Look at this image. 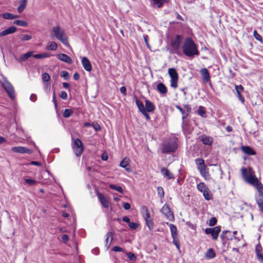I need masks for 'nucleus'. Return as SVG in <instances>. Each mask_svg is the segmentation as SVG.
Segmentation results:
<instances>
[{"label": "nucleus", "instance_id": "1", "mask_svg": "<svg viewBox=\"0 0 263 263\" xmlns=\"http://www.w3.org/2000/svg\"><path fill=\"white\" fill-rule=\"evenodd\" d=\"M242 175L246 182L253 185L257 191L262 189L263 185L258 180L254 174V172L252 169L249 170L245 168L241 169Z\"/></svg>", "mask_w": 263, "mask_h": 263}, {"label": "nucleus", "instance_id": "2", "mask_svg": "<svg viewBox=\"0 0 263 263\" xmlns=\"http://www.w3.org/2000/svg\"><path fill=\"white\" fill-rule=\"evenodd\" d=\"M182 48L184 54L189 57L198 55L199 54L196 44L190 37L185 39Z\"/></svg>", "mask_w": 263, "mask_h": 263}, {"label": "nucleus", "instance_id": "3", "mask_svg": "<svg viewBox=\"0 0 263 263\" xmlns=\"http://www.w3.org/2000/svg\"><path fill=\"white\" fill-rule=\"evenodd\" d=\"M51 36L55 37L65 46H69L68 36L65 30L62 29L59 25L55 26L52 28Z\"/></svg>", "mask_w": 263, "mask_h": 263}, {"label": "nucleus", "instance_id": "4", "mask_svg": "<svg viewBox=\"0 0 263 263\" xmlns=\"http://www.w3.org/2000/svg\"><path fill=\"white\" fill-rule=\"evenodd\" d=\"M177 148V145L175 141H168L162 144V152L165 154L173 153Z\"/></svg>", "mask_w": 263, "mask_h": 263}, {"label": "nucleus", "instance_id": "5", "mask_svg": "<svg viewBox=\"0 0 263 263\" xmlns=\"http://www.w3.org/2000/svg\"><path fill=\"white\" fill-rule=\"evenodd\" d=\"M72 146L76 156H80L84 151V147L82 141L78 138L75 139Z\"/></svg>", "mask_w": 263, "mask_h": 263}, {"label": "nucleus", "instance_id": "6", "mask_svg": "<svg viewBox=\"0 0 263 263\" xmlns=\"http://www.w3.org/2000/svg\"><path fill=\"white\" fill-rule=\"evenodd\" d=\"M3 88L5 90L9 97L11 99L15 98V92L14 89L11 84L7 80H5L2 83Z\"/></svg>", "mask_w": 263, "mask_h": 263}, {"label": "nucleus", "instance_id": "7", "mask_svg": "<svg viewBox=\"0 0 263 263\" xmlns=\"http://www.w3.org/2000/svg\"><path fill=\"white\" fill-rule=\"evenodd\" d=\"M168 74L171 78V86L174 88H176L178 86V73L174 68L168 69Z\"/></svg>", "mask_w": 263, "mask_h": 263}, {"label": "nucleus", "instance_id": "8", "mask_svg": "<svg viewBox=\"0 0 263 263\" xmlns=\"http://www.w3.org/2000/svg\"><path fill=\"white\" fill-rule=\"evenodd\" d=\"M161 211L168 220L170 221L174 220V214L167 204H164L161 209Z\"/></svg>", "mask_w": 263, "mask_h": 263}, {"label": "nucleus", "instance_id": "9", "mask_svg": "<svg viewBox=\"0 0 263 263\" xmlns=\"http://www.w3.org/2000/svg\"><path fill=\"white\" fill-rule=\"evenodd\" d=\"M220 231V227L216 226L213 228L205 229V233L206 234H211L214 239H217Z\"/></svg>", "mask_w": 263, "mask_h": 263}, {"label": "nucleus", "instance_id": "10", "mask_svg": "<svg viewBox=\"0 0 263 263\" xmlns=\"http://www.w3.org/2000/svg\"><path fill=\"white\" fill-rule=\"evenodd\" d=\"M257 191V194L256 196V201L261 211L263 213V187Z\"/></svg>", "mask_w": 263, "mask_h": 263}, {"label": "nucleus", "instance_id": "11", "mask_svg": "<svg viewBox=\"0 0 263 263\" xmlns=\"http://www.w3.org/2000/svg\"><path fill=\"white\" fill-rule=\"evenodd\" d=\"M11 151L13 152L20 153V154H25V153L30 154L32 152V151L30 149H28V148L23 147V146L12 147L11 148Z\"/></svg>", "mask_w": 263, "mask_h": 263}, {"label": "nucleus", "instance_id": "12", "mask_svg": "<svg viewBox=\"0 0 263 263\" xmlns=\"http://www.w3.org/2000/svg\"><path fill=\"white\" fill-rule=\"evenodd\" d=\"M200 74L204 82L207 83L210 81V76L208 69L205 68L200 70Z\"/></svg>", "mask_w": 263, "mask_h": 263}, {"label": "nucleus", "instance_id": "13", "mask_svg": "<svg viewBox=\"0 0 263 263\" xmlns=\"http://www.w3.org/2000/svg\"><path fill=\"white\" fill-rule=\"evenodd\" d=\"M97 196L99 199L102 205L105 208H107L109 206V203L107 198L100 193L97 194Z\"/></svg>", "mask_w": 263, "mask_h": 263}, {"label": "nucleus", "instance_id": "14", "mask_svg": "<svg viewBox=\"0 0 263 263\" xmlns=\"http://www.w3.org/2000/svg\"><path fill=\"white\" fill-rule=\"evenodd\" d=\"M82 64L85 69L87 71H90L92 69V66L90 61L86 57H83L82 58Z\"/></svg>", "mask_w": 263, "mask_h": 263}, {"label": "nucleus", "instance_id": "15", "mask_svg": "<svg viewBox=\"0 0 263 263\" xmlns=\"http://www.w3.org/2000/svg\"><path fill=\"white\" fill-rule=\"evenodd\" d=\"M130 159L127 157H125L120 163V166L124 168L128 172L132 171V168L128 167L129 164Z\"/></svg>", "mask_w": 263, "mask_h": 263}, {"label": "nucleus", "instance_id": "16", "mask_svg": "<svg viewBox=\"0 0 263 263\" xmlns=\"http://www.w3.org/2000/svg\"><path fill=\"white\" fill-rule=\"evenodd\" d=\"M166 224L170 227L171 232V235L173 238L174 241H175V239L177 238V229L176 227L172 223L166 222Z\"/></svg>", "mask_w": 263, "mask_h": 263}, {"label": "nucleus", "instance_id": "17", "mask_svg": "<svg viewBox=\"0 0 263 263\" xmlns=\"http://www.w3.org/2000/svg\"><path fill=\"white\" fill-rule=\"evenodd\" d=\"M200 140L204 145H211L213 143V139L211 137L203 135L200 137Z\"/></svg>", "mask_w": 263, "mask_h": 263}, {"label": "nucleus", "instance_id": "18", "mask_svg": "<svg viewBox=\"0 0 263 263\" xmlns=\"http://www.w3.org/2000/svg\"><path fill=\"white\" fill-rule=\"evenodd\" d=\"M57 56L60 60L66 63L71 64L72 63V60L71 58L65 54L60 53L58 54Z\"/></svg>", "mask_w": 263, "mask_h": 263}, {"label": "nucleus", "instance_id": "19", "mask_svg": "<svg viewBox=\"0 0 263 263\" xmlns=\"http://www.w3.org/2000/svg\"><path fill=\"white\" fill-rule=\"evenodd\" d=\"M181 41L180 35H177L174 40L172 42V46L174 49L177 50L179 49Z\"/></svg>", "mask_w": 263, "mask_h": 263}, {"label": "nucleus", "instance_id": "20", "mask_svg": "<svg viewBox=\"0 0 263 263\" xmlns=\"http://www.w3.org/2000/svg\"><path fill=\"white\" fill-rule=\"evenodd\" d=\"M16 31V28L14 26H11V27L8 28V29H5V30L2 31L0 33V36H5L8 34L14 33Z\"/></svg>", "mask_w": 263, "mask_h": 263}, {"label": "nucleus", "instance_id": "21", "mask_svg": "<svg viewBox=\"0 0 263 263\" xmlns=\"http://www.w3.org/2000/svg\"><path fill=\"white\" fill-rule=\"evenodd\" d=\"M235 89L237 92L238 97L239 98V100L241 101L242 103H243L245 102L244 98L242 97V96L240 93V91H242L243 89V87L242 85H235Z\"/></svg>", "mask_w": 263, "mask_h": 263}, {"label": "nucleus", "instance_id": "22", "mask_svg": "<svg viewBox=\"0 0 263 263\" xmlns=\"http://www.w3.org/2000/svg\"><path fill=\"white\" fill-rule=\"evenodd\" d=\"M161 173L164 176V177L167 178L168 179L174 178L173 174L165 167H163L161 168Z\"/></svg>", "mask_w": 263, "mask_h": 263}, {"label": "nucleus", "instance_id": "23", "mask_svg": "<svg viewBox=\"0 0 263 263\" xmlns=\"http://www.w3.org/2000/svg\"><path fill=\"white\" fill-rule=\"evenodd\" d=\"M140 212L144 219L151 217L149 212L146 206H142L140 210Z\"/></svg>", "mask_w": 263, "mask_h": 263}, {"label": "nucleus", "instance_id": "24", "mask_svg": "<svg viewBox=\"0 0 263 263\" xmlns=\"http://www.w3.org/2000/svg\"><path fill=\"white\" fill-rule=\"evenodd\" d=\"M242 151L248 155H255V152L249 146H242L241 147Z\"/></svg>", "mask_w": 263, "mask_h": 263}, {"label": "nucleus", "instance_id": "25", "mask_svg": "<svg viewBox=\"0 0 263 263\" xmlns=\"http://www.w3.org/2000/svg\"><path fill=\"white\" fill-rule=\"evenodd\" d=\"M155 109V106L152 102L148 100H145V112H152Z\"/></svg>", "mask_w": 263, "mask_h": 263}, {"label": "nucleus", "instance_id": "26", "mask_svg": "<svg viewBox=\"0 0 263 263\" xmlns=\"http://www.w3.org/2000/svg\"><path fill=\"white\" fill-rule=\"evenodd\" d=\"M216 256V253L214 251V250L211 248L208 249V250L206 251L205 257L207 259H211L213 258H214Z\"/></svg>", "mask_w": 263, "mask_h": 263}, {"label": "nucleus", "instance_id": "27", "mask_svg": "<svg viewBox=\"0 0 263 263\" xmlns=\"http://www.w3.org/2000/svg\"><path fill=\"white\" fill-rule=\"evenodd\" d=\"M58 45L53 41L49 42L48 43L46 46V49L48 50H55L57 49Z\"/></svg>", "mask_w": 263, "mask_h": 263}, {"label": "nucleus", "instance_id": "28", "mask_svg": "<svg viewBox=\"0 0 263 263\" xmlns=\"http://www.w3.org/2000/svg\"><path fill=\"white\" fill-rule=\"evenodd\" d=\"M27 0H22L20 2V5L17 8V11L21 13L26 8L27 5Z\"/></svg>", "mask_w": 263, "mask_h": 263}, {"label": "nucleus", "instance_id": "29", "mask_svg": "<svg viewBox=\"0 0 263 263\" xmlns=\"http://www.w3.org/2000/svg\"><path fill=\"white\" fill-rule=\"evenodd\" d=\"M197 166V168L198 170L205 167L206 166L205 165L204 160L202 159L198 158L195 160Z\"/></svg>", "mask_w": 263, "mask_h": 263}, {"label": "nucleus", "instance_id": "30", "mask_svg": "<svg viewBox=\"0 0 263 263\" xmlns=\"http://www.w3.org/2000/svg\"><path fill=\"white\" fill-rule=\"evenodd\" d=\"M113 239L112 237V233L111 232H108L106 234V245L107 246V248L109 247V246L110 245V243L111 242Z\"/></svg>", "mask_w": 263, "mask_h": 263}, {"label": "nucleus", "instance_id": "31", "mask_svg": "<svg viewBox=\"0 0 263 263\" xmlns=\"http://www.w3.org/2000/svg\"><path fill=\"white\" fill-rule=\"evenodd\" d=\"M220 237L223 239H232V236L231 235V232L229 231H223L220 235Z\"/></svg>", "mask_w": 263, "mask_h": 263}, {"label": "nucleus", "instance_id": "32", "mask_svg": "<svg viewBox=\"0 0 263 263\" xmlns=\"http://www.w3.org/2000/svg\"><path fill=\"white\" fill-rule=\"evenodd\" d=\"M157 89L160 92L163 94L166 93L167 92V88L166 86L162 83L158 84Z\"/></svg>", "mask_w": 263, "mask_h": 263}, {"label": "nucleus", "instance_id": "33", "mask_svg": "<svg viewBox=\"0 0 263 263\" xmlns=\"http://www.w3.org/2000/svg\"><path fill=\"white\" fill-rule=\"evenodd\" d=\"M136 104H137L139 110L142 113H144V112L145 113V107H144L143 103L142 102L140 101L137 98L136 99Z\"/></svg>", "mask_w": 263, "mask_h": 263}, {"label": "nucleus", "instance_id": "34", "mask_svg": "<svg viewBox=\"0 0 263 263\" xmlns=\"http://www.w3.org/2000/svg\"><path fill=\"white\" fill-rule=\"evenodd\" d=\"M144 220L145 221L146 226H147L148 229L150 230H153V229L154 228V222H153V221L152 217H150L149 218L145 219H144Z\"/></svg>", "mask_w": 263, "mask_h": 263}, {"label": "nucleus", "instance_id": "35", "mask_svg": "<svg viewBox=\"0 0 263 263\" xmlns=\"http://www.w3.org/2000/svg\"><path fill=\"white\" fill-rule=\"evenodd\" d=\"M197 187L200 192L202 193L208 189L205 184L203 182H200L197 184Z\"/></svg>", "mask_w": 263, "mask_h": 263}, {"label": "nucleus", "instance_id": "36", "mask_svg": "<svg viewBox=\"0 0 263 263\" xmlns=\"http://www.w3.org/2000/svg\"><path fill=\"white\" fill-rule=\"evenodd\" d=\"M201 175L205 179H208L209 177V172L206 171V166L199 170Z\"/></svg>", "mask_w": 263, "mask_h": 263}, {"label": "nucleus", "instance_id": "37", "mask_svg": "<svg viewBox=\"0 0 263 263\" xmlns=\"http://www.w3.org/2000/svg\"><path fill=\"white\" fill-rule=\"evenodd\" d=\"M50 55H51L49 53H41V54H34L33 56L35 59H41L48 58Z\"/></svg>", "mask_w": 263, "mask_h": 263}, {"label": "nucleus", "instance_id": "38", "mask_svg": "<svg viewBox=\"0 0 263 263\" xmlns=\"http://www.w3.org/2000/svg\"><path fill=\"white\" fill-rule=\"evenodd\" d=\"M184 108L186 109V113L185 114V115H183L182 117V123L184 122V119L189 115L191 111V108L189 105H185L184 106Z\"/></svg>", "mask_w": 263, "mask_h": 263}, {"label": "nucleus", "instance_id": "39", "mask_svg": "<svg viewBox=\"0 0 263 263\" xmlns=\"http://www.w3.org/2000/svg\"><path fill=\"white\" fill-rule=\"evenodd\" d=\"M33 51H29L27 53H25L23 55H22L20 58V61H25L27 60L29 58L31 57L33 55Z\"/></svg>", "mask_w": 263, "mask_h": 263}, {"label": "nucleus", "instance_id": "40", "mask_svg": "<svg viewBox=\"0 0 263 263\" xmlns=\"http://www.w3.org/2000/svg\"><path fill=\"white\" fill-rule=\"evenodd\" d=\"M154 6L158 8L162 7L163 4L166 2V0H152Z\"/></svg>", "mask_w": 263, "mask_h": 263}, {"label": "nucleus", "instance_id": "41", "mask_svg": "<svg viewBox=\"0 0 263 263\" xmlns=\"http://www.w3.org/2000/svg\"><path fill=\"white\" fill-rule=\"evenodd\" d=\"M109 187L111 189L117 191L118 192H119L120 193H122V194L123 193V190L122 187L120 186H117L116 185L111 184L109 185Z\"/></svg>", "mask_w": 263, "mask_h": 263}, {"label": "nucleus", "instance_id": "42", "mask_svg": "<svg viewBox=\"0 0 263 263\" xmlns=\"http://www.w3.org/2000/svg\"><path fill=\"white\" fill-rule=\"evenodd\" d=\"M73 114V110L71 109H66L63 112V116L65 118L69 117Z\"/></svg>", "mask_w": 263, "mask_h": 263}, {"label": "nucleus", "instance_id": "43", "mask_svg": "<svg viewBox=\"0 0 263 263\" xmlns=\"http://www.w3.org/2000/svg\"><path fill=\"white\" fill-rule=\"evenodd\" d=\"M13 23L15 25L24 27L27 26L28 25L26 22L18 20L14 21Z\"/></svg>", "mask_w": 263, "mask_h": 263}, {"label": "nucleus", "instance_id": "44", "mask_svg": "<svg viewBox=\"0 0 263 263\" xmlns=\"http://www.w3.org/2000/svg\"><path fill=\"white\" fill-rule=\"evenodd\" d=\"M1 16H2L4 18L7 19V20H13V17H12V14L9 13V12H6V13L1 14Z\"/></svg>", "mask_w": 263, "mask_h": 263}, {"label": "nucleus", "instance_id": "45", "mask_svg": "<svg viewBox=\"0 0 263 263\" xmlns=\"http://www.w3.org/2000/svg\"><path fill=\"white\" fill-rule=\"evenodd\" d=\"M203 196H204V198L206 200H209L211 199L212 198V194L210 193V192L209 191V189H208L207 190H206L205 192H203Z\"/></svg>", "mask_w": 263, "mask_h": 263}, {"label": "nucleus", "instance_id": "46", "mask_svg": "<svg viewBox=\"0 0 263 263\" xmlns=\"http://www.w3.org/2000/svg\"><path fill=\"white\" fill-rule=\"evenodd\" d=\"M42 79L44 82H48L50 79V77L47 73L45 72L42 74Z\"/></svg>", "mask_w": 263, "mask_h": 263}, {"label": "nucleus", "instance_id": "47", "mask_svg": "<svg viewBox=\"0 0 263 263\" xmlns=\"http://www.w3.org/2000/svg\"><path fill=\"white\" fill-rule=\"evenodd\" d=\"M128 258L132 261H135L137 259L135 255L132 252H128L126 254Z\"/></svg>", "mask_w": 263, "mask_h": 263}, {"label": "nucleus", "instance_id": "48", "mask_svg": "<svg viewBox=\"0 0 263 263\" xmlns=\"http://www.w3.org/2000/svg\"><path fill=\"white\" fill-rule=\"evenodd\" d=\"M157 192H158V195L161 198H163V197L164 196V192L163 189L162 187L159 186L157 188Z\"/></svg>", "mask_w": 263, "mask_h": 263}, {"label": "nucleus", "instance_id": "49", "mask_svg": "<svg viewBox=\"0 0 263 263\" xmlns=\"http://www.w3.org/2000/svg\"><path fill=\"white\" fill-rule=\"evenodd\" d=\"M128 226L132 230H136L138 228L139 224L136 222H130L128 224Z\"/></svg>", "mask_w": 263, "mask_h": 263}, {"label": "nucleus", "instance_id": "50", "mask_svg": "<svg viewBox=\"0 0 263 263\" xmlns=\"http://www.w3.org/2000/svg\"><path fill=\"white\" fill-rule=\"evenodd\" d=\"M217 223V219L215 217L211 218L209 221V225L210 226H214Z\"/></svg>", "mask_w": 263, "mask_h": 263}, {"label": "nucleus", "instance_id": "51", "mask_svg": "<svg viewBox=\"0 0 263 263\" xmlns=\"http://www.w3.org/2000/svg\"><path fill=\"white\" fill-rule=\"evenodd\" d=\"M253 36L255 39L261 42L262 39L261 36L257 33L256 30H254L253 32Z\"/></svg>", "mask_w": 263, "mask_h": 263}, {"label": "nucleus", "instance_id": "52", "mask_svg": "<svg viewBox=\"0 0 263 263\" xmlns=\"http://www.w3.org/2000/svg\"><path fill=\"white\" fill-rule=\"evenodd\" d=\"M25 181L26 183L30 185H33L36 183V181L35 180L31 179H25Z\"/></svg>", "mask_w": 263, "mask_h": 263}, {"label": "nucleus", "instance_id": "53", "mask_svg": "<svg viewBox=\"0 0 263 263\" xmlns=\"http://www.w3.org/2000/svg\"><path fill=\"white\" fill-rule=\"evenodd\" d=\"M198 113L201 116L204 117V115L205 114V111L204 109V108L202 106H199L198 110Z\"/></svg>", "mask_w": 263, "mask_h": 263}, {"label": "nucleus", "instance_id": "54", "mask_svg": "<svg viewBox=\"0 0 263 263\" xmlns=\"http://www.w3.org/2000/svg\"><path fill=\"white\" fill-rule=\"evenodd\" d=\"M61 76L62 77H63L65 79V80H68V77H69V74L67 71H63L61 72Z\"/></svg>", "mask_w": 263, "mask_h": 263}, {"label": "nucleus", "instance_id": "55", "mask_svg": "<svg viewBox=\"0 0 263 263\" xmlns=\"http://www.w3.org/2000/svg\"><path fill=\"white\" fill-rule=\"evenodd\" d=\"M32 39V36L30 35L24 34L22 37V41H28Z\"/></svg>", "mask_w": 263, "mask_h": 263}, {"label": "nucleus", "instance_id": "56", "mask_svg": "<svg viewBox=\"0 0 263 263\" xmlns=\"http://www.w3.org/2000/svg\"><path fill=\"white\" fill-rule=\"evenodd\" d=\"M112 250L115 252H123V249L118 246L114 247Z\"/></svg>", "mask_w": 263, "mask_h": 263}, {"label": "nucleus", "instance_id": "57", "mask_svg": "<svg viewBox=\"0 0 263 263\" xmlns=\"http://www.w3.org/2000/svg\"><path fill=\"white\" fill-rule=\"evenodd\" d=\"M92 126H93V127L94 128V129L96 130V131H99L101 130V127L97 123H93L92 124Z\"/></svg>", "mask_w": 263, "mask_h": 263}, {"label": "nucleus", "instance_id": "58", "mask_svg": "<svg viewBox=\"0 0 263 263\" xmlns=\"http://www.w3.org/2000/svg\"><path fill=\"white\" fill-rule=\"evenodd\" d=\"M60 97L61 98H62L64 100H66L67 98V93L64 91H62L61 92V94H60Z\"/></svg>", "mask_w": 263, "mask_h": 263}, {"label": "nucleus", "instance_id": "59", "mask_svg": "<svg viewBox=\"0 0 263 263\" xmlns=\"http://www.w3.org/2000/svg\"><path fill=\"white\" fill-rule=\"evenodd\" d=\"M69 239L68 236L67 235H63L62 237V240L63 242L66 243L68 241Z\"/></svg>", "mask_w": 263, "mask_h": 263}, {"label": "nucleus", "instance_id": "60", "mask_svg": "<svg viewBox=\"0 0 263 263\" xmlns=\"http://www.w3.org/2000/svg\"><path fill=\"white\" fill-rule=\"evenodd\" d=\"M257 259L261 262L263 263V255L261 253L257 254Z\"/></svg>", "mask_w": 263, "mask_h": 263}, {"label": "nucleus", "instance_id": "61", "mask_svg": "<svg viewBox=\"0 0 263 263\" xmlns=\"http://www.w3.org/2000/svg\"><path fill=\"white\" fill-rule=\"evenodd\" d=\"M261 249H262V248H261L260 245H259V244L257 245L256 247V254L258 253H260Z\"/></svg>", "mask_w": 263, "mask_h": 263}, {"label": "nucleus", "instance_id": "62", "mask_svg": "<svg viewBox=\"0 0 263 263\" xmlns=\"http://www.w3.org/2000/svg\"><path fill=\"white\" fill-rule=\"evenodd\" d=\"M123 206L124 209L126 210H128L130 209V204L127 202L124 203L123 204Z\"/></svg>", "mask_w": 263, "mask_h": 263}, {"label": "nucleus", "instance_id": "63", "mask_svg": "<svg viewBox=\"0 0 263 263\" xmlns=\"http://www.w3.org/2000/svg\"><path fill=\"white\" fill-rule=\"evenodd\" d=\"M36 96L34 94H31L30 97V100L32 102H35L36 100Z\"/></svg>", "mask_w": 263, "mask_h": 263}, {"label": "nucleus", "instance_id": "64", "mask_svg": "<svg viewBox=\"0 0 263 263\" xmlns=\"http://www.w3.org/2000/svg\"><path fill=\"white\" fill-rule=\"evenodd\" d=\"M120 92L123 94L124 95H126V87H124V86H122L120 89Z\"/></svg>", "mask_w": 263, "mask_h": 263}]
</instances>
